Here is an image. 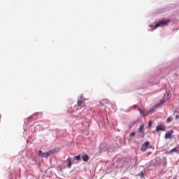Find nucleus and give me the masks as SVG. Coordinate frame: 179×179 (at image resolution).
<instances>
[{
	"label": "nucleus",
	"mask_w": 179,
	"mask_h": 179,
	"mask_svg": "<svg viewBox=\"0 0 179 179\" xmlns=\"http://www.w3.org/2000/svg\"><path fill=\"white\" fill-rule=\"evenodd\" d=\"M83 103H85V99H83V96L81 95L80 99L77 101L78 106L74 107V110H76L73 111V113L76 114L75 116L78 118H82V117L84 115L83 110H85V108L82 106Z\"/></svg>",
	"instance_id": "f257e3e1"
},
{
	"label": "nucleus",
	"mask_w": 179,
	"mask_h": 179,
	"mask_svg": "<svg viewBox=\"0 0 179 179\" xmlns=\"http://www.w3.org/2000/svg\"><path fill=\"white\" fill-rule=\"evenodd\" d=\"M169 23H170V20L163 19L157 22L155 25L150 24L149 27H151V29H152V31H153V30L157 29V27H163V26H167Z\"/></svg>",
	"instance_id": "f03ea898"
},
{
	"label": "nucleus",
	"mask_w": 179,
	"mask_h": 179,
	"mask_svg": "<svg viewBox=\"0 0 179 179\" xmlns=\"http://www.w3.org/2000/svg\"><path fill=\"white\" fill-rule=\"evenodd\" d=\"M59 150V148L50 150L48 151L47 152H43L42 150H40L39 156H41V157L47 158V157L51 156V155H54V153H57Z\"/></svg>",
	"instance_id": "7ed1b4c3"
},
{
	"label": "nucleus",
	"mask_w": 179,
	"mask_h": 179,
	"mask_svg": "<svg viewBox=\"0 0 179 179\" xmlns=\"http://www.w3.org/2000/svg\"><path fill=\"white\" fill-rule=\"evenodd\" d=\"M166 101V99L164 100H161L158 103H157L156 105H155L153 106L152 108H151L150 110V113H152L153 111V110L156 109V108H159V107H160V106L164 104V102Z\"/></svg>",
	"instance_id": "20e7f679"
},
{
	"label": "nucleus",
	"mask_w": 179,
	"mask_h": 179,
	"mask_svg": "<svg viewBox=\"0 0 179 179\" xmlns=\"http://www.w3.org/2000/svg\"><path fill=\"white\" fill-rule=\"evenodd\" d=\"M37 117H40V113H36L34 115L30 116L27 120L28 122V124H30V122H31L33 120H36Z\"/></svg>",
	"instance_id": "39448f33"
},
{
	"label": "nucleus",
	"mask_w": 179,
	"mask_h": 179,
	"mask_svg": "<svg viewBox=\"0 0 179 179\" xmlns=\"http://www.w3.org/2000/svg\"><path fill=\"white\" fill-rule=\"evenodd\" d=\"M150 145V143L149 141H146L141 145V152H146V149H148V147Z\"/></svg>",
	"instance_id": "423d86ee"
},
{
	"label": "nucleus",
	"mask_w": 179,
	"mask_h": 179,
	"mask_svg": "<svg viewBox=\"0 0 179 179\" xmlns=\"http://www.w3.org/2000/svg\"><path fill=\"white\" fill-rule=\"evenodd\" d=\"M160 131H166V127H164V124H159V125L157 126L155 132H160Z\"/></svg>",
	"instance_id": "0eeeda50"
},
{
	"label": "nucleus",
	"mask_w": 179,
	"mask_h": 179,
	"mask_svg": "<svg viewBox=\"0 0 179 179\" xmlns=\"http://www.w3.org/2000/svg\"><path fill=\"white\" fill-rule=\"evenodd\" d=\"M172 135H173V130H170L169 131L165 134L164 138L165 139H169V138L170 139Z\"/></svg>",
	"instance_id": "6e6552de"
},
{
	"label": "nucleus",
	"mask_w": 179,
	"mask_h": 179,
	"mask_svg": "<svg viewBox=\"0 0 179 179\" xmlns=\"http://www.w3.org/2000/svg\"><path fill=\"white\" fill-rule=\"evenodd\" d=\"M179 153V150L177 148H174L173 149L169 151V155H172L173 153Z\"/></svg>",
	"instance_id": "1a4fd4ad"
},
{
	"label": "nucleus",
	"mask_w": 179,
	"mask_h": 179,
	"mask_svg": "<svg viewBox=\"0 0 179 179\" xmlns=\"http://www.w3.org/2000/svg\"><path fill=\"white\" fill-rule=\"evenodd\" d=\"M65 163H66L67 164V167L69 169H71V166H72V162H71V157H69L66 161Z\"/></svg>",
	"instance_id": "9d476101"
},
{
	"label": "nucleus",
	"mask_w": 179,
	"mask_h": 179,
	"mask_svg": "<svg viewBox=\"0 0 179 179\" xmlns=\"http://www.w3.org/2000/svg\"><path fill=\"white\" fill-rule=\"evenodd\" d=\"M143 129H145V124H141L138 129V132H140V134H145Z\"/></svg>",
	"instance_id": "9b49d317"
},
{
	"label": "nucleus",
	"mask_w": 179,
	"mask_h": 179,
	"mask_svg": "<svg viewBox=\"0 0 179 179\" xmlns=\"http://www.w3.org/2000/svg\"><path fill=\"white\" fill-rule=\"evenodd\" d=\"M108 103V101L106 99H103L102 101H101L99 102V105L100 106H106V104H107Z\"/></svg>",
	"instance_id": "f8f14e48"
},
{
	"label": "nucleus",
	"mask_w": 179,
	"mask_h": 179,
	"mask_svg": "<svg viewBox=\"0 0 179 179\" xmlns=\"http://www.w3.org/2000/svg\"><path fill=\"white\" fill-rule=\"evenodd\" d=\"M136 138H137L138 139H141V138H145V134H143V133L137 134H136Z\"/></svg>",
	"instance_id": "ddd939ff"
},
{
	"label": "nucleus",
	"mask_w": 179,
	"mask_h": 179,
	"mask_svg": "<svg viewBox=\"0 0 179 179\" xmlns=\"http://www.w3.org/2000/svg\"><path fill=\"white\" fill-rule=\"evenodd\" d=\"M83 162H89V155H85L83 156Z\"/></svg>",
	"instance_id": "4468645a"
},
{
	"label": "nucleus",
	"mask_w": 179,
	"mask_h": 179,
	"mask_svg": "<svg viewBox=\"0 0 179 179\" xmlns=\"http://www.w3.org/2000/svg\"><path fill=\"white\" fill-rule=\"evenodd\" d=\"M136 122L135 121L130 122L129 125V129H131V128H132V127H134V125H136Z\"/></svg>",
	"instance_id": "2eb2a0df"
},
{
	"label": "nucleus",
	"mask_w": 179,
	"mask_h": 179,
	"mask_svg": "<svg viewBox=\"0 0 179 179\" xmlns=\"http://www.w3.org/2000/svg\"><path fill=\"white\" fill-rule=\"evenodd\" d=\"M171 121H173V117H169V118L166 120V122H171Z\"/></svg>",
	"instance_id": "dca6fc26"
},
{
	"label": "nucleus",
	"mask_w": 179,
	"mask_h": 179,
	"mask_svg": "<svg viewBox=\"0 0 179 179\" xmlns=\"http://www.w3.org/2000/svg\"><path fill=\"white\" fill-rule=\"evenodd\" d=\"M75 160L79 161L80 160V155H78L77 157H75Z\"/></svg>",
	"instance_id": "f3484780"
},
{
	"label": "nucleus",
	"mask_w": 179,
	"mask_h": 179,
	"mask_svg": "<svg viewBox=\"0 0 179 179\" xmlns=\"http://www.w3.org/2000/svg\"><path fill=\"white\" fill-rule=\"evenodd\" d=\"M138 110L141 115H143V112L142 111V110H141V108H138Z\"/></svg>",
	"instance_id": "a211bd4d"
},
{
	"label": "nucleus",
	"mask_w": 179,
	"mask_h": 179,
	"mask_svg": "<svg viewBox=\"0 0 179 179\" xmlns=\"http://www.w3.org/2000/svg\"><path fill=\"white\" fill-rule=\"evenodd\" d=\"M150 127H152V121L148 122V128H150Z\"/></svg>",
	"instance_id": "6ab92c4d"
},
{
	"label": "nucleus",
	"mask_w": 179,
	"mask_h": 179,
	"mask_svg": "<svg viewBox=\"0 0 179 179\" xmlns=\"http://www.w3.org/2000/svg\"><path fill=\"white\" fill-rule=\"evenodd\" d=\"M129 136H135V132L131 133Z\"/></svg>",
	"instance_id": "aec40b11"
},
{
	"label": "nucleus",
	"mask_w": 179,
	"mask_h": 179,
	"mask_svg": "<svg viewBox=\"0 0 179 179\" xmlns=\"http://www.w3.org/2000/svg\"><path fill=\"white\" fill-rule=\"evenodd\" d=\"M139 176H140V177H141V178H143V172H141Z\"/></svg>",
	"instance_id": "412c9836"
},
{
	"label": "nucleus",
	"mask_w": 179,
	"mask_h": 179,
	"mask_svg": "<svg viewBox=\"0 0 179 179\" xmlns=\"http://www.w3.org/2000/svg\"><path fill=\"white\" fill-rule=\"evenodd\" d=\"M176 120H179V115H176Z\"/></svg>",
	"instance_id": "4be33fe9"
},
{
	"label": "nucleus",
	"mask_w": 179,
	"mask_h": 179,
	"mask_svg": "<svg viewBox=\"0 0 179 179\" xmlns=\"http://www.w3.org/2000/svg\"><path fill=\"white\" fill-rule=\"evenodd\" d=\"M116 107H117V106H113V108H116Z\"/></svg>",
	"instance_id": "5701e85b"
},
{
	"label": "nucleus",
	"mask_w": 179,
	"mask_h": 179,
	"mask_svg": "<svg viewBox=\"0 0 179 179\" xmlns=\"http://www.w3.org/2000/svg\"><path fill=\"white\" fill-rule=\"evenodd\" d=\"M167 97H169V94H167Z\"/></svg>",
	"instance_id": "b1692460"
},
{
	"label": "nucleus",
	"mask_w": 179,
	"mask_h": 179,
	"mask_svg": "<svg viewBox=\"0 0 179 179\" xmlns=\"http://www.w3.org/2000/svg\"><path fill=\"white\" fill-rule=\"evenodd\" d=\"M0 118H1V116H0Z\"/></svg>",
	"instance_id": "393cba45"
}]
</instances>
